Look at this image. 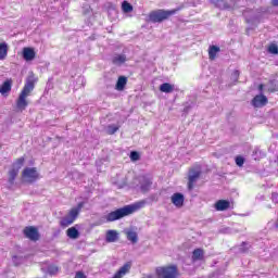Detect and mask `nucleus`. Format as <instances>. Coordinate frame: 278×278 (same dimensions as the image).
Wrapping results in <instances>:
<instances>
[{
  "mask_svg": "<svg viewBox=\"0 0 278 278\" xmlns=\"http://www.w3.org/2000/svg\"><path fill=\"white\" fill-rule=\"evenodd\" d=\"M251 104L253 108H264L268 104V98L262 93L257 94L252 99Z\"/></svg>",
  "mask_w": 278,
  "mask_h": 278,
  "instance_id": "obj_10",
  "label": "nucleus"
},
{
  "mask_svg": "<svg viewBox=\"0 0 278 278\" xmlns=\"http://www.w3.org/2000/svg\"><path fill=\"white\" fill-rule=\"evenodd\" d=\"M267 51L268 53H271V55H278V46L276 43H270Z\"/></svg>",
  "mask_w": 278,
  "mask_h": 278,
  "instance_id": "obj_31",
  "label": "nucleus"
},
{
  "mask_svg": "<svg viewBox=\"0 0 278 278\" xmlns=\"http://www.w3.org/2000/svg\"><path fill=\"white\" fill-rule=\"evenodd\" d=\"M25 165V157H20L17 159L13 165H12V169L16 170L18 173V170H21L23 168V166Z\"/></svg>",
  "mask_w": 278,
  "mask_h": 278,
  "instance_id": "obj_21",
  "label": "nucleus"
},
{
  "mask_svg": "<svg viewBox=\"0 0 278 278\" xmlns=\"http://www.w3.org/2000/svg\"><path fill=\"white\" fill-rule=\"evenodd\" d=\"M203 257H205V252L203 251V249L193 250L192 256H191L192 262H201Z\"/></svg>",
  "mask_w": 278,
  "mask_h": 278,
  "instance_id": "obj_17",
  "label": "nucleus"
},
{
  "mask_svg": "<svg viewBox=\"0 0 278 278\" xmlns=\"http://www.w3.org/2000/svg\"><path fill=\"white\" fill-rule=\"evenodd\" d=\"M77 216H79L78 210H71L67 216L63 217L60 222V225L62 227H68L70 225H73L75 220H77Z\"/></svg>",
  "mask_w": 278,
  "mask_h": 278,
  "instance_id": "obj_8",
  "label": "nucleus"
},
{
  "mask_svg": "<svg viewBox=\"0 0 278 278\" xmlns=\"http://www.w3.org/2000/svg\"><path fill=\"white\" fill-rule=\"evenodd\" d=\"M218 275H223V271H215V273L213 274V277H218Z\"/></svg>",
  "mask_w": 278,
  "mask_h": 278,
  "instance_id": "obj_42",
  "label": "nucleus"
},
{
  "mask_svg": "<svg viewBox=\"0 0 278 278\" xmlns=\"http://www.w3.org/2000/svg\"><path fill=\"white\" fill-rule=\"evenodd\" d=\"M201 177V169L191 168L188 173V190H194V184L199 181Z\"/></svg>",
  "mask_w": 278,
  "mask_h": 278,
  "instance_id": "obj_6",
  "label": "nucleus"
},
{
  "mask_svg": "<svg viewBox=\"0 0 278 278\" xmlns=\"http://www.w3.org/2000/svg\"><path fill=\"white\" fill-rule=\"evenodd\" d=\"M238 79H240V71L236 70L231 74V81L236 84Z\"/></svg>",
  "mask_w": 278,
  "mask_h": 278,
  "instance_id": "obj_34",
  "label": "nucleus"
},
{
  "mask_svg": "<svg viewBox=\"0 0 278 278\" xmlns=\"http://www.w3.org/2000/svg\"><path fill=\"white\" fill-rule=\"evenodd\" d=\"M59 270H60V268H58V266H55V265H50L47 268L48 275H58Z\"/></svg>",
  "mask_w": 278,
  "mask_h": 278,
  "instance_id": "obj_32",
  "label": "nucleus"
},
{
  "mask_svg": "<svg viewBox=\"0 0 278 278\" xmlns=\"http://www.w3.org/2000/svg\"><path fill=\"white\" fill-rule=\"evenodd\" d=\"M179 12V9L173 10H164L157 9L149 13L150 23H164V21H168L170 16H175Z\"/></svg>",
  "mask_w": 278,
  "mask_h": 278,
  "instance_id": "obj_3",
  "label": "nucleus"
},
{
  "mask_svg": "<svg viewBox=\"0 0 278 278\" xmlns=\"http://www.w3.org/2000/svg\"><path fill=\"white\" fill-rule=\"evenodd\" d=\"M111 62L114 66H123L127 62V54L125 53H114Z\"/></svg>",
  "mask_w": 278,
  "mask_h": 278,
  "instance_id": "obj_11",
  "label": "nucleus"
},
{
  "mask_svg": "<svg viewBox=\"0 0 278 278\" xmlns=\"http://www.w3.org/2000/svg\"><path fill=\"white\" fill-rule=\"evenodd\" d=\"M81 207H84V202L78 203L77 207H74L72 210H77L79 214V212H81Z\"/></svg>",
  "mask_w": 278,
  "mask_h": 278,
  "instance_id": "obj_39",
  "label": "nucleus"
},
{
  "mask_svg": "<svg viewBox=\"0 0 278 278\" xmlns=\"http://www.w3.org/2000/svg\"><path fill=\"white\" fill-rule=\"evenodd\" d=\"M271 5L274 8H278V0H271Z\"/></svg>",
  "mask_w": 278,
  "mask_h": 278,
  "instance_id": "obj_41",
  "label": "nucleus"
},
{
  "mask_svg": "<svg viewBox=\"0 0 278 278\" xmlns=\"http://www.w3.org/2000/svg\"><path fill=\"white\" fill-rule=\"evenodd\" d=\"M175 90V86L170 85L169 83H164L160 86V91L165 92L166 94H169Z\"/></svg>",
  "mask_w": 278,
  "mask_h": 278,
  "instance_id": "obj_22",
  "label": "nucleus"
},
{
  "mask_svg": "<svg viewBox=\"0 0 278 278\" xmlns=\"http://www.w3.org/2000/svg\"><path fill=\"white\" fill-rule=\"evenodd\" d=\"M214 207L217 212H225L226 210H229V207H231V202H229L228 200H218L215 203Z\"/></svg>",
  "mask_w": 278,
  "mask_h": 278,
  "instance_id": "obj_14",
  "label": "nucleus"
},
{
  "mask_svg": "<svg viewBox=\"0 0 278 278\" xmlns=\"http://www.w3.org/2000/svg\"><path fill=\"white\" fill-rule=\"evenodd\" d=\"M220 52V48L218 46H211L208 49V58L210 60H216V53Z\"/></svg>",
  "mask_w": 278,
  "mask_h": 278,
  "instance_id": "obj_23",
  "label": "nucleus"
},
{
  "mask_svg": "<svg viewBox=\"0 0 278 278\" xmlns=\"http://www.w3.org/2000/svg\"><path fill=\"white\" fill-rule=\"evenodd\" d=\"M126 86H127V77L119 76L115 85V90L123 91L125 90Z\"/></svg>",
  "mask_w": 278,
  "mask_h": 278,
  "instance_id": "obj_18",
  "label": "nucleus"
},
{
  "mask_svg": "<svg viewBox=\"0 0 278 278\" xmlns=\"http://www.w3.org/2000/svg\"><path fill=\"white\" fill-rule=\"evenodd\" d=\"M122 10L125 14H129V12H134V5L127 1L122 2Z\"/></svg>",
  "mask_w": 278,
  "mask_h": 278,
  "instance_id": "obj_26",
  "label": "nucleus"
},
{
  "mask_svg": "<svg viewBox=\"0 0 278 278\" xmlns=\"http://www.w3.org/2000/svg\"><path fill=\"white\" fill-rule=\"evenodd\" d=\"M23 233L25 238L31 240V242H38V240H40V232L38 231V228L34 226H26Z\"/></svg>",
  "mask_w": 278,
  "mask_h": 278,
  "instance_id": "obj_7",
  "label": "nucleus"
},
{
  "mask_svg": "<svg viewBox=\"0 0 278 278\" xmlns=\"http://www.w3.org/2000/svg\"><path fill=\"white\" fill-rule=\"evenodd\" d=\"M22 177L26 184H36L40 179V173L36 167H26L22 172Z\"/></svg>",
  "mask_w": 278,
  "mask_h": 278,
  "instance_id": "obj_5",
  "label": "nucleus"
},
{
  "mask_svg": "<svg viewBox=\"0 0 278 278\" xmlns=\"http://www.w3.org/2000/svg\"><path fill=\"white\" fill-rule=\"evenodd\" d=\"M233 231L231 230V228L226 227L219 230V233H232Z\"/></svg>",
  "mask_w": 278,
  "mask_h": 278,
  "instance_id": "obj_37",
  "label": "nucleus"
},
{
  "mask_svg": "<svg viewBox=\"0 0 278 278\" xmlns=\"http://www.w3.org/2000/svg\"><path fill=\"white\" fill-rule=\"evenodd\" d=\"M249 249H251V244L243 241L239 247V253H249Z\"/></svg>",
  "mask_w": 278,
  "mask_h": 278,
  "instance_id": "obj_29",
  "label": "nucleus"
},
{
  "mask_svg": "<svg viewBox=\"0 0 278 278\" xmlns=\"http://www.w3.org/2000/svg\"><path fill=\"white\" fill-rule=\"evenodd\" d=\"M271 201H273V203H278V193L277 192L271 193Z\"/></svg>",
  "mask_w": 278,
  "mask_h": 278,
  "instance_id": "obj_38",
  "label": "nucleus"
},
{
  "mask_svg": "<svg viewBox=\"0 0 278 278\" xmlns=\"http://www.w3.org/2000/svg\"><path fill=\"white\" fill-rule=\"evenodd\" d=\"M22 55L26 62H31L36 59V51H34V48H24Z\"/></svg>",
  "mask_w": 278,
  "mask_h": 278,
  "instance_id": "obj_15",
  "label": "nucleus"
},
{
  "mask_svg": "<svg viewBox=\"0 0 278 278\" xmlns=\"http://www.w3.org/2000/svg\"><path fill=\"white\" fill-rule=\"evenodd\" d=\"M75 278H87V277L84 275V271H77L75 275Z\"/></svg>",
  "mask_w": 278,
  "mask_h": 278,
  "instance_id": "obj_40",
  "label": "nucleus"
},
{
  "mask_svg": "<svg viewBox=\"0 0 278 278\" xmlns=\"http://www.w3.org/2000/svg\"><path fill=\"white\" fill-rule=\"evenodd\" d=\"M156 275L159 278H177L179 270L176 265H169L165 267H157Z\"/></svg>",
  "mask_w": 278,
  "mask_h": 278,
  "instance_id": "obj_4",
  "label": "nucleus"
},
{
  "mask_svg": "<svg viewBox=\"0 0 278 278\" xmlns=\"http://www.w3.org/2000/svg\"><path fill=\"white\" fill-rule=\"evenodd\" d=\"M116 131H118V126H116V125H109L106 127V134H109V136H114V134H116Z\"/></svg>",
  "mask_w": 278,
  "mask_h": 278,
  "instance_id": "obj_30",
  "label": "nucleus"
},
{
  "mask_svg": "<svg viewBox=\"0 0 278 278\" xmlns=\"http://www.w3.org/2000/svg\"><path fill=\"white\" fill-rule=\"evenodd\" d=\"M194 106V103H188L186 104L184 112H190V110H192V108Z\"/></svg>",
  "mask_w": 278,
  "mask_h": 278,
  "instance_id": "obj_36",
  "label": "nucleus"
},
{
  "mask_svg": "<svg viewBox=\"0 0 278 278\" xmlns=\"http://www.w3.org/2000/svg\"><path fill=\"white\" fill-rule=\"evenodd\" d=\"M127 240H129L132 244L138 243V233L136 231H128Z\"/></svg>",
  "mask_w": 278,
  "mask_h": 278,
  "instance_id": "obj_28",
  "label": "nucleus"
},
{
  "mask_svg": "<svg viewBox=\"0 0 278 278\" xmlns=\"http://www.w3.org/2000/svg\"><path fill=\"white\" fill-rule=\"evenodd\" d=\"M36 86V79L34 76H28L26 79V83L24 85V88L22 92L18 96V99L16 101V108L17 110H26L29 103L27 102V97L31 94L34 91V88Z\"/></svg>",
  "mask_w": 278,
  "mask_h": 278,
  "instance_id": "obj_2",
  "label": "nucleus"
},
{
  "mask_svg": "<svg viewBox=\"0 0 278 278\" xmlns=\"http://www.w3.org/2000/svg\"><path fill=\"white\" fill-rule=\"evenodd\" d=\"M144 207V202H137L134 204L124 205L123 207L116 208L115 211L110 212L104 216L106 223H116V220H121L127 216H131V214H136L138 210Z\"/></svg>",
  "mask_w": 278,
  "mask_h": 278,
  "instance_id": "obj_1",
  "label": "nucleus"
},
{
  "mask_svg": "<svg viewBox=\"0 0 278 278\" xmlns=\"http://www.w3.org/2000/svg\"><path fill=\"white\" fill-rule=\"evenodd\" d=\"M211 3L218 10H233V5H236L233 0H211Z\"/></svg>",
  "mask_w": 278,
  "mask_h": 278,
  "instance_id": "obj_9",
  "label": "nucleus"
},
{
  "mask_svg": "<svg viewBox=\"0 0 278 278\" xmlns=\"http://www.w3.org/2000/svg\"><path fill=\"white\" fill-rule=\"evenodd\" d=\"M66 236L71 240H77L79 238V230L76 227H71L66 230Z\"/></svg>",
  "mask_w": 278,
  "mask_h": 278,
  "instance_id": "obj_19",
  "label": "nucleus"
},
{
  "mask_svg": "<svg viewBox=\"0 0 278 278\" xmlns=\"http://www.w3.org/2000/svg\"><path fill=\"white\" fill-rule=\"evenodd\" d=\"M12 91V81L10 79L5 80L1 86H0V94L5 97L9 92Z\"/></svg>",
  "mask_w": 278,
  "mask_h": 278,
  "instance_id": "obj_16",
  "label": "nucleus"
},
{
  "mask_svg": "<svg viewBox=\"0 0 278 278\" xmlns=\"http://www.w3.org/2000/svg\"><path fill=\"white\" fill-rule=\"evenodd\" d=\"M258 90H260V92H264V85H260Z\"/></svg>",
  "mask_w": 278,
  "mask_h": 278,
  "instance_id": "obj_43",
  "label": "nucleus"
},
{
  "mask_svg": "<svg viewBox=\"0 0 278 278\" xmlns=\"http://www.w3.org/2000/svg\"><path fill=\"white\" fill-rule=\"evenodd\" d=\"M8 58V43H0V60H5Z\"/></svg>",
  "mask_w": 278,
  "mask_h": 278,
  "instance_id": "obj_25",
  "label": "nucleus"
},
{
  "mask_svg": "<svg viewBox=\"0 0 278 278\" xmlns=\"http://www.w3.org/2000/svg\"><path fill=\"white\" fill-rule=\"evenodd\" d=\"M153 186V180L151 178L143 176L140 180V190L141 192H149Z\"/></svg>",
  "mask_w": 278,
  "mask_h": 278,
  "instance_id": "obj_12",
  "label": "nucleus"
},
{
  "mask_svg": "<svg viewBox=\"0 0 278 278\" xmlns=\"http://www.w3.org/2000/svg\"><path fill=\"white\" fill-rule=\"evenodd\" d=\"M268 92H278V81L277 79H271L267 84Z\"/></svg>",
  "mask_w": 278,
  "mask_h": 278,
  "instance_id": "obj_24",
  "label": "nucleus"
},
{
  "mask_svg": "<svg viewBox=\"0 0 278 278\" xmlns=\"http://www.w3.org/2000/svg\"><path fill=\"white\" fill-rule=\"evenodd\" d=\"M247 160L244 159V156H242V155H238V156H236V159H235V162H236V164L241 168V166H244V162H245Z\"/></svg>",
  "mask_w": 278,
  "mask_h": 278,
  "instance_id": "obj_33",
  "label": "nucleus"
},
{
  "mask_svg": "<svg viewBox=\"0 0 278 278\" xmlns=\"http://www.w3.org/2000/svg\"><path fill=\"white\" fill-rule=\"evenodd\" d=\"M16 177H18V172H16L15 169H11L9 172V186H14Z\"/></svg>",
  "mask_w": 278,
  "mask_h": 278,
  "instance_id": "obj_27",
  "label": "nucleus"
},
{
  "mask_svg": "<svg viewBox=\"0 0 278 278\" xmlns=\"http://www.w3.org/2000/svg\"><path fill=\"white\" fill-rule=\"evenodd\" d=\"M184 193L176 192L172 195V203L176 207H184V201H185Z\"/></svg>",
  "mask_w": 278,
  "mask_h": 278,
  "instance_id": "obj_13",
  "label": "nucleus"
},
{
  "mask_svg": "<svg viewBox=\"0 0 278 278\" xmlns=\"http://www.w3.org/2000/svg\"><path fill=\"white\" fill-rule=\"evenodd\" d=\"M118 240V232L116 230H108L106 242H116Z\"/></svg>",
  "mask_w": 278,
  "mask_h": 278,
  "instance_id": "obj_20",
  "label": "nucleus"
},
{
  "mask_svg": "<svg viewBox=\"0 0 278 278\" xmlns=\"http://www.w3.org/2000/svg\"><path fill=\"white\" fill-rule=\"evenodd\" d=\"M130 160H131V162H138V160H140V153H138L136 151H131L130 152Z\"/></svg>",
  "mask_w": 278,
  "mask_h": 278,
  "instance_id": "obj_35",
  "label": "nucleus"
}]
</instances>
